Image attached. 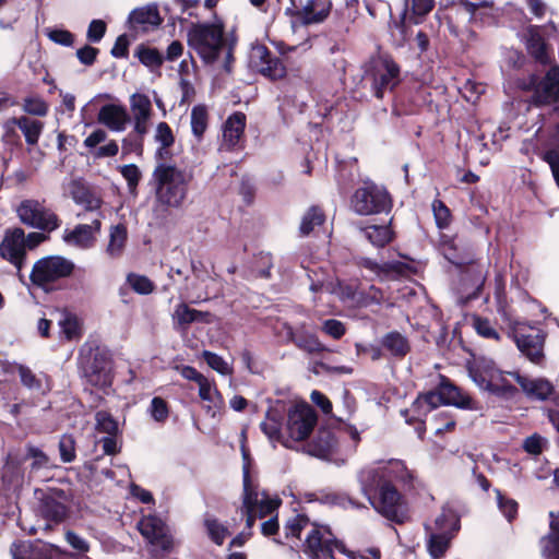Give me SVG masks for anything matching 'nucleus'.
Instances as JSON below:
<instances>
[{
	"label": "nucleus",
	"mask_w": 559,
	"mask_h": 559,
	"mask_svg": "<svg viewBox=\"0 0 559 559\" xmlns=\"http://www.w3.org/2000/svg\"><path fill=\"white\" fill-rule=\"evenodd\" d=\"M188 46L205 64H213L224 56L223 68L230 71L233 46L224 38V26L219 22L193 24L187 34Z\"/></svg>",
	"instance_id": "1"
},
{
	"label": "nucleus",
	"mask_w": 559,
	"mask_h": 559,
	"mask_svg": "<svg viewBox=\"0 0 559 559\" xmlns=\"http://www.w3.org/2000/svg\"><path fill=\"white\" fill-rule=\"evenodd\" d=\"M156 210L179 207L186 199L189 178L174 165L160 163L153 171Z\"/></svg>",
	"instance_id": "2"
},
{
	"label": "nucleus",
	"mask_w": 559,
	"mask_h": 559,
	"mask_svg": "<svg viewBox=\"0 0 559 559\" xmlns=\"http://www.w3.org/2000/svg\"><path fill=\"white\" fill-rule=\"evenodd\" d=\"M412 477L411 471L400 460L380 461L362 468L359 473V480L365 492L374 491L377 485L384 483H407Z\"/></svg>",
	"instance_id": "3"
},
{
	"label": "nucleus",
	"mask_w": 559,
	"mask_h": 559,
	"mask_svg": "<svg viewBox=\"0 0 559 559\" xmlns=\"http://www.w3.org/2000/svg\"><path fill=\"white\" fill-rule=\"evenodd\" d=\"M443 404L472 408V400L467 394L450 383H441L436 391L420 394L413 403L412 409L421 416Z\"/></svg>",
	"instance_id": "4"
},
{
	"label": "nucleus",
	"mask_w": 559,
	"mask_h": 559,
	"mask_svg": "<svg viewBox=\"0 0 559 559\" xmlns=\"http://www.w3.org/2000/svg\"><path fill=\"white\" fill-rule=\"evenodd\" d=\"M509 328L518 349L531 362L540 365L545 358L544 346L546 333L521 321L511 322Z\"/></svg>",
	"instance_id": "5"
},
{
	"label": "nucleus",
	"mask_w": 559,
	"mask_h": 559,
	"mask_svg": "<svg viewBox=\"0 0 559 559\" xmlns=\"http://www.w3.org/2000/svg\"><path fill=\"white\" fill-rule=\"evenodd\" d=\"M377 492H366L374 510L386 519L396 523H403L407 519V504L403 496L392 484L377 485Z\"/></svg>",
	"instance_id": "6"
},
{
	"label": "nucleus",
	"mask_w": 559,
	"mask_h": 559,
	"mask_svg": "<svg viewBox=\"0 0 559 559\" xmlns=\"http://www.w3.org/2000/svg\"><path fill=\"white\" fill-rule=\"evenodd\" d=\"M391 207V199L386 190L373 182H365L350 199V209L358 215H372L385 212Z\"/></svg>",
	"instance_id": "7"
},
{
	"label": "nucleus",
	"mask_w": 559,
	"mask_h": 559,
	"mask_svg": "<svg viewBox=\"0 0 559 559\" xmlns=\"http://www.w3.org/2000/svg\"><path fill=\"white\" fill-rule=\"evenodd\" d=\"M304 550L312 559H338L334 552L345 554V546L336 540L328 526L311 524Z\"/></svg>",
	"instance_id": "8"
},
{
	"label": "nucleus",
	"mask_w": 559,
	"mask_h": 559,
	"mask_svg": "<svg viewBox=\"0 0 559 559\" xmlns=\"http://www.w3.org/2000/svg\"><path fill=\"white\" fill-rule=\"evenodd\" d=\"M136 526L154 556H163L173 549L174 540L169 528L160 518L153 514L144 515Z\"/></svg>",
	"instance_id": "9"
},
{
	"label": "nucleus",
	"mask_w": 559,
	"mask_h": 559,
	"mask_svg": "<svg viewBox=\"0 0 559 559\" xmlns=\"http://www.w3.org/2000/svg\"><path fill=\"white\" fill-rule=\"evenodd\" d=\"M74 264L63 257H47L38 260L32 270L31 281L33 284L44 287L62 277L69 276Z\"/></svg>",
	"instance_id": "10"
},
{
	"label": "nucleus",
	"mask_w": 559,
	"mask_h": 559,
	"mask_svg": "<svg viewBox=\"0 0 559 559\" xmlns=\"http://www.w3.org/2000/svg\"><path fill=\"white\" fill-rule=\"evenodd\" d=\"M368 76L371 79L376 96L382 98L385 91L399 84L400 67L390 57L381 56L371 61Z\"/></svg>",
	"instance_id": "11"
},
{
	"label": "nucleus",
	"mask_w": 559,
	"mask_h": 559,
	"mask_svg": "<svg viewBox=\"0 0 559 559\" xmlns=\"http://www.w3.org/2000/svg\"><path fill=\"white\" fill-rule=\"evenodd\" d=\"M317 425V415L307 403H297L287 413L286 431L293 441L307 439Z\"/></svg>",
	"instance_id": "12"
},
{
	"label": "nucleus",
	"mask_w": 559,
	"mask_h": 559,
	"mask_svg": "<svg viewBox=\"0 0 559 559\" xmlns=\"http://www.w3.org/2000/svg\"><path fill=\"white\" fill-rule=\"evenodd\" d=\"M22 223L44 230H53L59 226L57 215L36 200L23 201L17 207Z\"/></svg>",
	"instance_id": "13"
},
{
	"label": "nucleus",
	"mask_w": 559,
	"mask_h": 559,
	"mask_svg": "<svg viewBox=\"0 0 559 559\" xmlns=\"http://www.w3.org/2000/svg\"><path fill=\"white\" fill-rule=\"evenodd\" d=\"M102 229V214L91 222V224H79L73 229H67L63 233V241L70 246L81 249L92 248Z\"/></svg>",
	"instance_id": "14"
},
{
	"label": "nucleus",
	"mask_w": 559,
	"mask_h": 559,
	"mask_svg": "<svg viewBox=\"0 0 559 559\" xmlns=\"http://www.w3.org/2000/svg\"><path fill=\"white\" fill-rule=\"evenodd\" d=\"M0 255L12 263L17 272L22 270L25 257V235L22 229L7 231L0 243Z\"/></svg>",
	"instance_id": "15"
},
{
	"label": "nucleus",
	"mask_w": 559,
	"mask_h": 559,
	"mask_svg": "<svg viewBox=\"0 0 559 559\" xmlns=\"http://www.w3.org/2000/svg\"><path fill=\"white\" fill-rule=\"evenodd\" d=\"M84 372L92 385L106 388L111 384V361L105 353L95 352L85 364Z\"/></svg>",
	"instance_id": "16"
},
{
	"label": "nucleus",
	"mask_w": 559,
	"mask_h": 559,
	"mask_svg": "<svg viewBox=\"0 0 559 559\" xmlns=\"http://www.w3.org/2000/svg\"><path fill=\"white\" fill-rule=\"evenodd\" d=\"M331 12L329 0H306L296 8L293 16L301 25L319 24L325 21Z\"/></svg>",
	"instance_id": "17"
},
{
	"label": "nucleus",
	"mask_w": 559,
	"mask_h": 559,
	"mask_svg": "<svg viewBox=\"0 0 559 559\" xmlns=\"http://www.w3.org/2000/svg\"><path fill=\"white\" fill-rule=\"evenodd\" d=\"M510 376L521 386L523 393L531 400L546 401L555 394L554 384L545 378H528L519 372Z\"/></svg>",
	"instance_id": "18"
},
{
	"label": "nucleus",
	"mask_w": 559,
	"mask_h": 559,
	"mask_svg": "<svg viewBox=\"0 0 559 559\" xmlns=\"http://www.w3.org/2000/svg\"><path fill=\"white\" fill-rule=\"evenodd\" d=\"M130 109L133 118V130L139 136L148 131V121L152 117V104L148 96L142 93H134L130 96Z\"/></svg>",
	"instance_id": "19"
},
{
	"label": "nucleus",
	"mask_w": 559,
	"mask_h": 559,
	"mask_svg": "<svg viewBox=\"0 0 559 559\" xmlns=\"http://www.w3.org/2000/svg\"><path fill=\"white\" fill-rule=\"evenodd\" d=\"M13 559H57L60 551L50 544L34 545L29 542L14 543L11 547Z\"/></svg>",
	"instance_id": "20"
},
{
	"label": "nucleus",
	"mask_w": 559,
	"mask_h": 559,
	"mask_svg": "<svg viewBox=\"0 0 559 559\" xmlns=\"http://www.w3.org/2000/svg\"><path fill=\"white\" fill-rule=\"evenodd\" d=\"M97 120L109 130L114 132H121L126 130L130 118L127 109L123 106L117 104H107L99 109Z\"/></svg>",
	"instance_id": "21"
},
{
	"label": "nucleus",
	"mask_w": 559,
	"mask_h": 559,
	"mask_svg": "<svg viewBox=\"0 0 559 559\" xmlns=\"http://www.w3.org/2000/svg\"><path fill=\"white\" fill-rule=\"evenodd\" d=\"M257 501L258 496L255 493V487L252 485L249 467L247 465L243 466V493H242V504L240 508L241 514L246 516V526L248 532L253 527L258 514L257 510Z\"/></svg>",
	"instance_id": "22"
},
{
	"label": "nucleus",
	"mask_w": 559,
	"mask_h": 559,
	"mask_svg": "<svg viewBox=\"0 0 559 559\" xmlns=\"http://www.w3.org/2000/svg\"><path fill=\"white\" fill-rule=\"evenodd\" d=\"M68 192L72 200L78 205L83 206L85 211L97 212L102 206L100 198L91 192L88 188L79 180L69 182Z\"/></svg>",
	"instance_id": "23"
},
{
	"label": "nucleus",
	"mask_w": 559,
	"mask_h": 559,
	"mask_svg": "<svg viewBox=\"0 0 559 559\" xmlns=\"http://www.w3.org/2000/svg\"><path fill=\"white\" fill-rule=\"evenodd\" d=\"M209 317L207 312L192 309L187 304L181 302L176 306L173 312L174 328L178 331H187L191 323L210 322Z\"/></svg>",
	"instance_id": "24"
},
{
	"label": "nucleus",
	"mask_w": 559,
	"mask_h": 559,
	"mask_svg": "<svg viewBox=\"0 0 559 559\" xmlns=\"http://www.w3.org/2000/svg\"><path fill=\"white\" fill-rule=\"evenodd\" d=\"M360 264L364 267L372 271L381 280H396L397 277L404 275L409 269L407 264L400 261L378 264L368 258L361 259Z\"/></svg>",
	"instance_id": "25"
},
{
	"label": "nucleus",
	"mask_w": 559,
	"mask_h": 559,
	"mask_svg": "<svg viewBox=\"0 0 559 559\" xmlns=\"http://www.w3.org/2000/svg\"><path fill=\"white\" fill-rule=\"evenodd\" d=\"M199 396L203 402H206V413L215 417L224 408V399L217 390L214 381L206 378L199 385Z\"/></svg>",
	"instance_id": "26"
},
{
	"label": "nucleus",
	"mask_w": 559,
	"mask_h": 559,
	"mask_svg": "<svg viewBox=\"0 0 559 559\" xmlns=\"http://www.w3.org/2000/svg\"><path fill=\"white\" fill-rule=\"evenodd\" d=\"M246 127V116L242 112H235L225 122L223 129V143L228 148L236 146Z\"/></svg>",
	"instance_id": "27"
},
{
	"label": "nucleus",
	"mask_w": 559,
	"mask_h": 559,
	"mask_svg": "<svg viewBox=\"0 0 559 559\" xmlns=\"http://www.w3.org/2000/svg\"><path fill=\"white\" fill-rule=\"evenodd\" d=\"M525 45L528 53L539 63L546 64L548 59L547 47L537 26H528L525 31Z\"/></svg>",
	"instance_id": "28"
},
{
	"label": "nucleus",
	"mask_w": 559,
	"mask_h": 559,
	"mask_svg": "<svg viewBox=\"0 0 559 559\" xmlns=\"http://www.w3.org/2000/svg\"><path fill=\"white\" fill-rule=\"evenodd\" d=\"M58 325L60 328V337L66 341H78L82 336V321L72 312L67 310L61 311Z\"/></svg>",
	"instance_id": "29"
},
{
	"label": "nucleus",
	"mask_w": 559,
	"mask_h": 559,
	"mask_svg": "<svg viewBox=\"0 0 559 559\" xmlns=\"http://www.w3.org/2000/svg\"><path fill=\"white\" fill-rule=\"evenodd\" d=\"M479 385L486 388L497 395L506 397H511L516 392L515 386H513L507 379V376L500 371L490 372L489 378L483 379Z\"/></svg>",
	"instance_id": "30"
},
{
	"label": "nucleus",
	"mask_w": 559,
	"mask_h": 559,
	"mask_svg": "<svg viewBox=\"0 0 559 559\" xmlns=\"http://www.w3.org/2000/svg\"><path fill=\"white\" fill-rule=\"evenodd\" d=\"M129 22L132 27H146L159 25L162 19L155 5H146L134 9L129 15Z\"/></svg>",
	"instance_id": "31"
},
{
	"label": "nucleus",
	"mask_w": 559,
	"mask_h": 559,
	"mask_svg": "<svg viewBox=\"0 0 559 559\" xmlns=\"http://www.w3.org/2000/svg\"><path fill=\"white\" fill-rule=\"evenodd\" d=\"M12 123H17L28 145L37 144L44 130V123L26 116L13 117Z\"/></svg>",
	"instance_id": "32"
},
{
	"label": "nucleus",
	"mask_w": 559,
	"mask_h": 559,
	"mask_svg": "<svg viewBox=\"0 0 559 559\" xmlns=\"http://www.w3.org/2000/svg\"><path fill=\"white\" fill-rule=\"evenodd\" d=\"M128 239L127 227L123 224H117L109 229V241L106 247V253L110 258H118L122 254Z\"/></svg>",
	"instance_id": "33"
},
{
	"label": "nucleus",
	"mask_w": 559,
	"mask_h": 559,
	"mask_svg": "<svg viewBox=\"0 0 559 559\" xmlns=\"http://www.w3.org/2000/svg\"><path fill=\"white\" fill-rule=\"evenodd\" d=\"M542 103H550L559 99V68H551L539 85Z\"/></svg>",
	"instance_id": "34"
},
{
	"label": "nucleus",
	"mask_w": 559,
	"mask_h": 559,
	"mask_svg": "<svg viewBox=\"0 0 559 559\" xmlns=\"http://www.w3.org/2000/svg\"><path fill=\"white\" fill-rule=\"evenodd\" d=\"M281 414L276 409H269L265 419L260 427L270 441H281L285 447L289 448L288 440H282L281 435Z\"/></svg>",
	"instance_id": "35"
},
{
	"label": "nucleus",
	"mask_w": 559,
	"mask_h": 559,
	"mask_svg": "<svg viewBox=\"0 0 559 559\" xmlns=\"http://www.w3.org/2000/svg\"><path fill=\"white\" fill-rule=\"evenodd\" d=\"M453 537V532L436 531L430 534L428 540V550L433 559H440L447 551L450 540Z\"/></svg>",
	"instance_id": "36"
},
{
	"label": "nucleus",
	"mask_w": 559,
	"mask_h": 559,
	"mask_svg": "<svg viewBox=\"0 0 559 559\" xmlns=\"http://www.w3.org/2000/svg\"><path fill=\"white\" fill-rule=\"evenodd\" d=\"M40 512L48 520L60 522L67 515V508L56 497L47 496L43 499Z\"/></svg>",
	"instance_id": "37"
},
{
	"label": "nucleus",
	"mask_w": 559,
	"mask_h": 559,
	"mask_svg": "<svg viewBox=\"0 0 559 559\" xmlns=\"http://www.w3.org/2000/svg\"><path fill=\"white\" fill-rule=\"evenodd\" d=\"M382 345L394 356H405L409 352V344L405 336L397 332L388 333Z\"/></svg>",
	"instance_id": "38"
},
{
	"label": "nucleus",
	"mask_w": 559,
	"mask_h": 559,
	"mask_svg": "<svg viewBox=\"0 0 559 559\" xmlns=\"http://www.w3.org/2000/svg\"><path fill=\"white\" fill-rule=\"evenodd\" d=\"M324 219V214L319 207H310L302 216L299 227L300 234L302 236L309 235L316 226L322 225Z\"/></svg>",
	"instance_id": "39"
},
{
	"label": "nucleus",
	"mask_w": 559,
	"mask_h": 559,
	"mask_svg": "<svg viewBox=\"0 0 559 559\" xmlns=\"http://www.w3.org/2000/svg\"><path fill=\"white\" fill-rule=\"evenodd\" d=\"M544 556H552L559 552V520L550 523V533L540 540Z\"/></svg>",
	"instance_id": "40"
},
{
	"label": "nucleus",
	"mask_w": 559,
	"mask_h": 559,
	"mask_svg": "<svg viewBox=\"0 0 559 559\" xmlns=\"http://www.w3.org/2000/svg\"><path fill=\"white\" fill-rule=\"evenodd\" d=\"M209 114L204 106H194L191 110V129L192 133L201 139L207 128Z\"/></svg>",
	"instance_id": "41"
},
{
	"label": "nucleus",
	"mask_w": 559,
	"mask_h": 559,
	"mask_svg": "<svg viewBox=\"0 0 559 559\" xmlns=\"http://www.w3.org/2000/svg\"><path fill=\"white\" fill-rule=\"evenodd\" d=\"M255 493L258 496L255 513L260 519L272 515L281 504V499L270 498L264 491L260 492L257 488Z\"/></svg>",
	"instance_id": "42"
},
{
	"label": "nucleus",
	"mask_w": 559,
	"mask_h": 559,
	"mask_svg": "<svg viewBox=\"0 0 559 559\" xmlns=\"http://www.w3.org/2000/svg\"><path fill=\"white\" fill-rule=\"evenodd\" d=\"M135 56L145 67L151 69L159 68L164 61L162 53L157 49L143 45L138 47Z\"/></svg>",
	"instance_id": "43"
},
{
	"label": "nucleus",
	"mask_w": 559,
	"mask_h": 559,
	"mask_svg": "<svg viewBox=\"0 0 559 559\" xmlns=\"http://www.w3.org/2000/svg\"><path fill=\"white\" fill-rule=\"evenodd\" d=\"M365 236L377 247H384L392 239V233L388 226H368L364 229Z\"/></svg>",
	"instance_id": "44"
},
{
	"label": "nucleus",
	"mask_w": 559,
	"mask_h": 559,
	"mask_svg": "<svg viewBox=\"0 0 559 559\" xmlns=\"http://www.w3.org/2000/svg\"><path fill=\"white\" fill-rule=\"evenodd\" d=\"M436 531L455 532L459 530V518L451 509L444 508L435 521Z\"/></svg>",
	"instance_id": "45"
},
{
	"label": "nucleus",
	"mask_w": 559,
	"mask_h": 559,
	"mask_svg": "<svg viewBox=\"0 0 559 559\" xmlns=\"http://www.w3.org/2000/svg\"><path fill=\"white\" fill-rule=\"evenodd\" d=\"M202 357L209 367L219 374L229 376L233 373V367L222 356L210 350H203Z\"/></svg>",
	"instance_id": "46"
},
{
	"label": "nucleus",
	"mask_w": 559,
	"mask_h": 559,
	"mask_svg": "<svg viewBox=\"0 0 559 559\" xmlns=\"http://www.w3.org/2000/svg\"><path fill=\"white\" fill-rule=\"evenodd\" d=\"M95 421V429L98 432L107 433L108 436H115L118 432V423L105 411L96 413Z\"/></svg>",
	"instance_id": "47"
},
{
	"label": "nucleus",
	"mask_w": 559,
	"mask_h": 559,
	"mask_svg": "<svg viewBox=\"0 0 559 559\" xmlns=\"http://www.w3.org/2000/svg\"><path fill=\"white\" fill-rule=\"evenodd\" d=\"M272 58L271 52L265 46L257 45L250 50L249 62L251 68L259 72Z\"/></svg>",
	"instance_id": "48"
},
{
	"label": "nucleus",
	"mask_w": 559,
	"mask_h": 559,
	"mask_svg": "<svg viewBox=\"0 0 559 559\" xmlns=\"http://www.w3.org/2000/svg\"><path fill=\"white\" fill-rule=\"evenodd\" d=\"M127 282L140 295H148L154 290L153 282L144 275L131 273L128 275Z\"/></svg>",
	"instance_id": "49"
},
{
	"label": "nucleus",
	"mask_w": 559,
	"mask_h": 559,
	"mask_svg": "<svg viewBox=\"0 0 559 559\" xmlns=\"http://www.w3.org/2000/svg\"><path fill=\"white\" fill-rule=\"evenodd\" d=\"M205 526L210 538L217 545H222L228 535V530L215 519H206Z\"/></svg>",
	"instance_id": "50"
},
{
	"label": "nucleus",
	"mask_w": 559,
	"mask_h": 559,
	"mask_svg": "<svg viewBox=\"0 0 559 559\" xmlns=\"http://www.w3.org/2000/svg\"><path fill=\"white\" fill-rule=\"evenodd\" d=\"M433 8V0H412V14L408 16L414 24L420 23V19Z\"/></svg>",
	"instance_id": "51"
},
{
	"label": "nucleus",
	"mask_w": 559,
	"mask_h": 559,
	"mask_svg": "<svg viewBox=\"0 0 559 559\" xmlns=\"http://www.w3.org/2000/svg\"><path fill=\"white\" fill-rule=\"evenodd\" d=\"M259 72L271 80H278L285 76L286 69L278 58L273 57Z\"/></svg>",
	"instance_id": "52"
},
{
	"label": "nucleus",
	"mask_w": 559,
	"mask_h": 559,
	"mask_svg": "<svg viewBox=\"0 0 559 559\" xmlns=\"http://www.w3.org/2000/svg\"><path fill=\"white\" fill-rule=\"evenodd\" d=\"M432 212L437 226L443 229L449 226L451 222V213L448 206L440 200L432 202Z\"/></svg>",
	"instance_id": "53"
},
{
	"label": "nucleus",
	"mask_w": 559,
	"mask_h": 559,
	"mask_svg": "<svg viewBox=\"0 0 559 559\" xmlns=\"http://www.w3.org/2000/svg\"><path fill=\"white\" fill-rule=\"evenodd\" d=\"M473 328L480 336L485 338H491L498 341L500 338L499 333L492 326L489 320L480 317L473 318Z\"/></svg>",
	"instance_id": "54"
},
{
	"label": "nucleus",
	"mask_w": 559,
	"mask_h": 559,
	"mask_svg": "<svg viewBox=\"0 0 559 559\" xmlns=\"http://www.w3.org/2000/svg\"><path fill=\"white\" fill-rule=\"evenodd\" d=\"M496 492L499 510L504 514L508 521H512L518 513V502L514 499L502 496L499 490Z\"/></svg>",
	"instance_id": "55"
},
{
	"label": "nucleus",
	"mask_w": 559,
	"mask_h": 559,
	"mask_svg": "<svg viewBox=\"0 0 559 559\" xmlns=\"http://www.w3.org/2000/svg\"><path fill=\"white\" fill-rule=\"evenodd\" d=\"M148 412L157 423H164L168 418L169 414L167 403L158 396L152 400Z\"/></svg>",
	"instance_id": "56"
},
{
	"label": "nucleus",
	"mask_w": 559,
	"mask_h": 559,
	"mask_svg": "<svg viewBox=\"0 0 559 559\" xmlns=\"http://www.w3.org/2000/svg\"><path fill=\"white\" fill-rule=\"evenodd\" d=\"M311 523L304 515H296L292 520H289L286 525V534L300 538V534L304 530L310 528Z\"/></svg>",
	"instance_id": "57"
},
{
	"label": "nucleus",
	"mask_w": 559,
	"mask_h": 559,
	"mask_svg": "<svg viewBox=\"0 0 559 559\" xmlns=\"http://www.w3.org/2000/svg\"><path fill=\"white\" fill-rule=\"evenodd\" d=\"M120 174L127 180L130 190H134L142 177L141 170L135 164L119 167Z\"/></svg>",
	"instance_id": "58"
},
{
	"label": "nucleus",
	"mask_w": 559,
	"mask_h": 559,
	"mask_svg": "<svg viewBox=\"0 0 559 559\" xmlns=\"http://www.w3.org/2000/svg\"><path fill=\"white\" fill-rule=\"evenodd\" d=\"M23 110L29 115L44 117L48 112V105L41 98H26Z\"/></svg>",
	"instance_id": "59"
},
{
	"label": "nucleus",
	"mask_w": 559,
	"mask_h": 559,
	"mask_svg": "<svg viewBox=\"0 0 559 559\" xmlns=\"http://www.w3.org/2000/svg\"><path fill=\"white\" fill-rule=\"evenodd\" d=\"M155 140L160 143L162 148H167L174 144V134L166 122H159L155 130Z\"/></svg>",
	"instance_id": "60"
},
{
	"label": "nucleus",
	"mask_w": 559,
	"mask_h": 559,
	"mask_svg": "<svg viewBox=\"0 0 559 559\" xmlns=\"http://www.w3.org/2000/svg\"><path fill=\"white\" fill-rule=\"evenodd\" d=\"M59 451L64 463L72 462L75 459L74 440L71 436H62L59 441Z\"/></svg>",
	"instance_id": "61"
},
{
	"label": "nucleus",
	"mask_w": 559,
	"mask_h": 559,
	"mask_svg": "<svg viewBox=\"0 0 559 559\" xmlns=\"http://www.w3.org/2000/svg\"><path fill=\"white\" fill-rule=\"evenodd\" d=\"M28 456L33 459L31 473H34L43 467H48L50 464L49 457L41 450L35 447L28 448Z\"/></svg>",
	"instance_id": "62"
},
{
	"label": "nucleus",
	"mask_w": 559,
	"mask_h": 559,
	"mask_svg": "<svg viewBox=\"0 0 559 559\" xmlns=\"http://www.w3.org/2000/svg\"><path fill=\"white\" fill-rule=\"evenodd\" d=\"M106 33V23L102 20H93L87 28L86 37L92 43H98Z\"/></svg>",
	"instance_id": "63"
},
{
	"label": "nucleus",
	"mask_w": 559,
	"mask_h": 559,
	"mask_svg": "<svg viewBox=\"0 0 559 559\" xmlns=\"http://www.w3.org/2000/svg\"><path fill=\"white\" fill-rule=\"evenodd\" d=\"M296 344L299 348L309 353H317L324 349V346L314 335H308L306 337H298Z\"/></svg>",
	"instance_id": "64"
}]
</instances>
